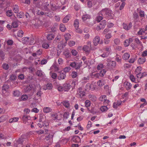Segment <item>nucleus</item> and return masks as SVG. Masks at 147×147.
Wrapping results in <instances>:
<instances>
[{
  "label": "nucleus",
  "instance_id": "58836bf2",
  "mask_svg": "<svg viewBox=\"0 0 147 147\" xmlns=\"http://www.w3.org/2000/svg\"><path fill=\"white\" fill-rule=\"evenodd\" d=\"M28 98V97L26 94H23L21 97V98L22 100L25 101Z\"/></svg>",
  "mask_w": 147,
  "mask_h": 147
},
{
  "label": "nucleus",
  "instance_id": "393cba45",
  "mask_svg": "<svg viewBox=\"0 0 147 147\" xmlns=\"http://www.w3.org/2000/svg\"><path fill=\"white\" fill-rule=\"evenodd\" d=\"M45 119L46 118L45 116L44 115H40L39 117L38 121L39 122H43L44 121H45Z\"/></svg>",
  "mask_w": 147,
  "mask_h": 147
},
{
  "label": "nucleus",
  "instance_id": "5701e85b",
  "mask_svg": "<svg viewBox=\"0 0 147 147\" xmlns=\"http://www.w3.org/2000/svg\"><path fill=\"white\" fill-rule=\"evenodd\" d=\"M60 29L62 32H64L66 29V28L64 24H61L60 25Z\"/></svg>",
  "mask_w": 147,
  "mask_h": 147
},
{
  "label": "nucleus",
  "instance_id": "f3484780",
  "mask_svg": "<svg viewBox=\"0 0 147 147\" xmlns=\"http://www.w3.org/2000/svg\"><path fill=\"white\" fill-rule=\"evenodd\" d=\"M13 10L15 13H18L19 11V7L17 5H14L13 7Z\"/></svg>",
  "mask_w": 147,
  "mask_h": 147
},
{
  "label": "nucleus",
  "instance_id": "37998d69",
  "mask_svg": "<svg viewBox=\"0 0 147 147\" xmlns=\"http://www.w3.org/2000/svg\"><path fill=\"white\" fill-rule=\"evenodd\" d=\"M70 34L68 33L64 35L66 41H67L70 38Z\"/></svg>",
  "mask_w": 147,
  "mask_h": 147
},
{
  "label": "nucleus",
  "instance_id": "79ce46f5",
  "mask_svg": "<svg viewBox=\"0 0 147 147\" xmlns=\"http://www.w3.org/2000/svg\"><path fill=\"white\" fill-rule=\"evenodd\" d=\"M82 63H76V66L75 67V68L76 69H80V67L82 66Z\"/></svg>",
  "mask_w": 147,
  "mask_h": 147
},
{
  "label": "nucleus",
  "instance_id": "680f3d73",
  "mask_svg": "<svg viewBox=\"0 0 147 147\" xmlns=\"http://www.w3.org/2000/svg\"><path fill=\"white\" fill-rule=\"evenodd\" d=\"M43 126H45L46 127H47L49 125V123L47 121H44L43 122Z\"/></svg>",
  "mask_w": 147,
  "mask_h": 147
},
{
  "label": "nucleus",
  "instance_id": "1a4fd4ad",
  "mask_svg": "<svg viewBox=\"0 0 147 147\" xmlns=\"http://www.w3.org/2000/svg\"><path fill=\"white\" fill-rule=\"evenodd\" d=\"M71 87L70 84L67 83H65L63 84V88L65 91H68Z\"/></svg>",
  "mask_w": 147,
  "mask_h": 147
},
{
  "label": "nucleus",
  "instance_id": "6ab92c4d",
  "mask_svg": "<svg viewBox=\"0 0 147 147\" xmlns=\"http://www.w3.org/2000/svg\"><path fill=\"white\" fill-rule=\"evenodd\" d=\"M52 109L51 108L49 107H46L44 108L43 111L45 113H47L52 111Z\"/></svg>",
  "mask_w": 147,
  "mask_h": 147
},
{
  "label": "nucleus",
  "instance_id": "09e8293b",
  "mask_svg": "<svg viewBox=\"0 0 147 147\" xmlns=\"http://www.w3.org/2000/svg\"><path fill=\"white\" fill-rule=\"evenodd\" d=\"M47 89L50 90L52 89V86L51 83L47 84L46 85Z\"/></svg>",
  "mask_w": 147,
  "mask_h": 147
},
{
  "label": "nucleus",
  "instance_id": "0e129e2a",
  "mask_svg": "<svg viewBox=\"0 0 147 147\" xmlns=\"http://www.w3.org/2000/svg\"><path fill=\"white\" fill-rule=\"evenodd\" d=\"M49 5V4L47 3L44 6V8L45 11H48L49 10V8L48 7V6Z\"/></svg>",
  "mask_w": 147,
  "mask_h": 147
},
{
  "label": "nucleus",
  "instance_id": "c85d7f7f",
  "mask_svg": "<svg viewBox=\"0 0 147 147\" xmlns=\"http://www.w3.org/2000/svg\"><path fill=\"white\" fill-rule=\"evenodd\" d=\"M14 96L18 97L20 94V92L18 90H15L13 92V93Z\"/></svg>",
  "mask_w": 147,
  "mask_h": 147
},
{
  "label": "nucleus",
  "instance_id": "a19ab883",
  "mask_svg": "<svg viewBox=\"0 0 147 147\" xmlns=\"http://www.w3.org/2000/svg\"><path fill=\"white\" fill-rule=\"evenodd\" d=\"M13 12L11 10H8L6 12V15L9 16L10 17L12 15Z\"/></svg>",
  "mask_w": 147,
  "mask_h": 147
},
{
  "label": "nucleus",
  "instance_id": "f257e3e1",
  "mask_svg": "<svg viewBox=\"0 0 147 147\" xmlns=\"http://www.w3.org/2000/svg\"><path fill=\"white\" fill-rule=\"evenodd\" d=\"M27 138L25 135H22L21 137L19 138L18 140L16 141V142H14V146L17 147H20L18 145L20 144L22 145L24 144L27 143Z\"/></svg>",
  "mask_w": 147,
  "mask_h": 147
},
{
  "label": "nucleus",
  "instance_id": "dca6fc26",
  "mask_svg": "<svg viewBox=\"0 0 147 147\" xmlns=\"http://www.w3.org/2000/svg\"><path fill=\"white\" fill-rule=\"evenodd\" d=\"M29 38L28 37H25L22 38V42L24 44H27L29 42Z\"/></svg>",
  "mask_w": 147,
  "mask_h": 147
},
{
  "label": "nucleus",
  "instance_id": "f03ea898",
  "mask_svg": "<svg viewBox=\"0 0 147 147\" xmlns=\"http://www.w3.org/2000/svg\"><path fill=\"white\" fill-rule=\"evenodd\" d=\"M112 14V11L108 8L102 9L99 12L100 14L102 16H105L106 17L111 16Z\"/></svg>",
  "mask_w": 147,
  "mask_h": 147
},
{
  "label": "nucleus",
  "instance_id": "7ed1b4c3",
  "mask_svg": "<svg viewBox=\"0 0 147 147\" xmlns=\"http://www.w3.org/2000/svg\"><path fill=\"white\" fill-rule=\"evenodd\" d=\"M116 62L115 61H111L107 63V67L109 69H111L115 67L116 65Z\"/></svg>",
  "mask_w": 147,
  "mask_h": 147
},
{
  "label": "nucleus",
  "instance_id": "49530a36",
  "mask_svg": "<svg viewBox=\"0 0 147 147\" xmlns=\"http://www.w3.org/2000/svg\"><path fill=\"white\" fill-rule=\"evenodd\" d=\"M108 108L107 106H102L100 108V110L102 112H104L106 111L108 109Z\"/></svg>",
  "mask_w": 147,
  "mask_h": 147
},
{
  "label": "nucleus",
  "instance_id": "2f4dec72",
  "mask_svg": "<svg viewBox=\"0 0 147 147\" xmlns=\"http://www.w3.org/2000/svg\"><path fill=\"white\" fill-rule=\"evenodd\" d=\"M79 22L78 20H76L74 23V25L76 29H78L79 27Z\"/></svg>",
  "mask_w": 147,
  "mask_h": 147
},
{
  "label": "nucleus",
  "instance_id": "e2e57ef3",
  "mask_svg": "<svg viewBox=\"0 0 147 147\" xmlns=\"http://www.w3.org/2000/svg\"><path fill=\"white\" fill-rule=\"evenodd\" d=\"M69 113L68 112H65L64 113L63 115V117L64 118L67 119L68 118Z\"/></svg>",
  "mask_w": 147,
  "mask_h": 147
},
{
  "label": "nucleus",
  "instance_id": "3c124183",
  "mask_svg": "<svg viewBox=\"0 0 147 147\" xmlns=\"http://www.w3.org/2000/svg\"><path fill=\"white\" fill-rule=\"evenodd\" d=\"M36 74L38 76H41L42 75V71L40 70H38L37 71Z\"/></svg>",
  "mask_w": 147,
  "mask_h": 147
},
{
  "label": "nucleus",
  "instance_id": "cd10ccee",
  "mask_svg": "<svg viewBox=\"0 0 147 147\" xmlns=\"http://www.w3.org/2000/svg\"><path fill=\"white\" fill-rule=\"evenodd\" d=\"M98 85L99 86H102L104 85V81L103 80H99L97 82Z\"/></svg>",
  "mask_w": 147,
  "mask_h": 147
},
{
  "label": "nucleus",
  "instance_id": "6e6d98bb",
  "mask_svg": "<svg viewBox=\"0 0 147 147\" xmlns=\"http://www.w3.org/2000/svg\"><path fill=\"white\" fill-rule=\"evenodd\" d=\"M124 45L125 47H127L129 45V41L128 40H125V41Z\"/></svg>",
  "mask_w": 147,
  "mask_h": 147
},
{
  "label": "nucleus",
  "instance_id": "a211bd4d",
  "mask_svg": "<svg viewBox=\"0 0 147 147\" xmlns=\"http://www.w3.org/2000/svg\"><path fill=\"white\" fill-rule=\"evenodd\" d=\"M122 102H120L119 101H117V102L116 103L114 102L113 104V107L115 109H117V107L120 106Z\"/></svg>",
  "mask_w": 147,
  "mask_h": 147
},
{
  "label": "nucleus",
  "instance_id": "bb28decb",
  "mask_svg": "<svg viewBox=\"0 0 147 147\" xmlns=\"http://www.w3.org/2000/svg\"><path fill=\"white\" fill-rule=\"evenodd\" d=\"M55 37L54 35L51 34H48L47 37V39L48 40H50L53 39Z\"/></svg>",
  "mask_w": 147,
  "mask_h": 147
},
{
  "label": "nucleus",
  "instance_id": "69168bd1",
  "mask_svg": "<svg viewBox=\"0 0 147 147\" xmlns=\"http://www.w3.org/2000/svg\"><path fill=\"white\" fill-rule=\"evenodd\" d=\"M68 44L70 47H71L75 45V42L74 41H71L69 42Z\"/></svg>",
  "mask_w": 147,
  "mask_h": 147
},
{
  "label": "nucleus",
  "instance_id": "13d9d810",
  "mask_svg": "<svg viewBox=\"0 0 147 147\" xmlns=\"http://www.w3.org/2000/svg\"><path fill=\"white\" fill-rule=\"evenodd\" d=\"M72 75L73 78H75L77 76V73L76 71H73L72 73Z\"/></svg>",
  "mask_w": 147,
  "mask_h": 147
},
{
  "label": "nucleus",
  "instance_id": "603ef678",
  "mask_svg": "<svg viewBox=\"0 0 147 147\" xmlns=\"http://www.w3.org/2000/svg\"><path fill=\"white\" fill-rule=\"evenodd\" d=\"M18 26V24L16 22H13L12 24V26L13 28H16Z\"/></svg>",
  "mask_w": 147,
  "mask_h": 147
},
{
  "label": "nucleus",
  "instance_id": "bf43d9fd",
  "mask_svg": "<svg viewBox=\"0 0 147 147\" xmlns=\"http://www.w3.org/2000/svg\"><path fill=\"white\" fill-rule=\"evenodd\" d=\"M103 67V65L102 64H100L97 66V68L98 70H100Z\"/></svg>",
  "mask_w": 147,
  "mask_h": 147
},
{
  "label": "nucleus",
  "instance_id": "9d476101",
  "mask_svg": "<svg viewBox=\"0 0 147 147\" xmlns=\"http://www.w3.org/2000/svg\"><path fill=\"white\" fill-rule=\"evenodd\" d=\"M145 56H142V57L140 58L138 60V63L139 64H142L146 61V58L144 57Z\"/></svg>",
  "mask_w": 147,
  "mask_h": 147
},
{
  "label": "nucleus",
  "instance_id": "c9c22d12",
  "mask_svg": "<svg viewBox=\"0 0 147 147\" xmlns=\"http://www.w3.org/2000/svg\"><path fill=\"white\" fill-rule=\"evenodd\" d=\"M24 34L23 32L21 30H19L18 32L17 36H18L22 37Z\"/></svg>",
  "mask_w": 147,
  "mask_h": 147
},
{
  "label": "nucleus",
  "instance_id": "e433bc0d",
  "mask_svg": "<svg viewBox=\"0 0 147 147\" xmlns=\"http://www.w3.org/2000/svg\"><path fill=\"white\" fill-rule=\"evenodd\" d=\"M42 54V50L39 49L35 53H33L32 55H40Z\"/></svg>",
  "mask_w": 147,
  "mask_h": 147
},
{
  "label": "nucleus",
  "instance_id": "ddd939ff",
  "mask_svg": "<svg viewBox=\"0 0 147 147\" xmlns=\"http://www.w3.org/2000/svg\"><path fill=\"white\" fill-rule=\"evenodd\" d=\"M53 135L52 134H49L46 137V138H47V139L48 140H49L50 141V142H48V144H49V145H50V144H51V142H50L51 141H52L53 140Z\"/></svg>",
  "mask_w": 147,
  "mask_h": 147
},
{
  "label": "nucleus",
  "instance_id": "ea45409f",
  "mask_svg": "<svg viewBox=\"0 0 147 147\" xmlns=\"http://www.w3.org/2000/svg\"><path fill=\"white\" fill-rule=\"evenodd\" d=\"M85 106L87 107H90L91 105L90 101L88 100H86L85 102Z\"/></svg>",
  "mask_w": 147,
  "mask_h": 147
},
{
  "label": "nucleus",
  "instance_id": "7c9ffc66",
  "mask_svg": "<svg viewBox=\"0 0 147 147\" xmlns=\"http://www.w3.org/2000/svg\"><path fill=\"white\" fill-rule=\"evenodd\" d=\"M8 117L6 115H3L0 117V120L1 122L5 121L7 118Z\"/></svg>",
  "mask_w": 147,
  "mask_h": 147
},
{
  "label": "nucleus",
  "instance_id": "412c9836",
  "mask_svg": "<svg viewBox=\"0 0 147 147\" xmlns=\"http://www.w3.org/2000/svg\"><path fill=\"white\" fill-rule=\"evenodd\" d=\"M19 119L18 117H13L10 119L9 120V122L10 123H12L17 121Z\"/></svg>",
  "mask_w": 147,
  "mask_h": 147
},
{
  "label": "nucleus",
  "instance_id": "4be33fe9",
  "mask_svg": "<svg viewBox=\"0 0 147 147\" xmlns=\"http://www.w3.org/2000/svg\"><path fill=\"white\" fill-rule=\"evenodd\" d=\"M70 18V16L69 15L66 16L63 19V22L64 23H67L69 20Z\"/></svg>",
  "mask_w": 147,
  "mask_h": 147
},
{
  "label": "nucleus",
  "instance_id": "72a5a7b5",
  "mask_svg": "<svg viewBox=\"0 0 147 147\" xmlns=\"http://www.w3.org/2000/svg\"><path fill=\"white\" fill-rule=\"evenodd\" d=\"M83 50L87 52H89L90 49L89 46L87 45H84L83 48Z\"/></svg>",
  "mask_w": 147,
  "mask_h": 147
},
{
  "label": "nucleus",
  "instance_id": "0eeeda50",
  "mask_svg": "<svg viewBox=\"0 0 147 147\" xmlns=\"http://www.w3.org/2000/svg\"><path fill=\"white\" fill-rule=\"evenodd\" d=\"M123 28L127 30H129L132 26V24L131 22H130L128 25L125 23L123 24Z\"/></svg>",
  "mask_w": 147,
  "mask_h": 147
},
{
  "label": "nucleus",
  "instance_id": "b1692460",
  "mask_svg": "<svg viewBox=\"0 0 147 147\" xmlns=\"http://www.w3.org/2000/svg\"><path fill=\"white\" fill-rule=\"evenodd\" d=\"M9 59V60H14L16 61H18V59L17 58L16 56H10Z\"/></svg>",
  "mask_w": 147,
  "mask_h": 147
},
{
  "label": "nucleus",
  "instance_id": "aec40b11",
  "mask_svg": "<svg viewBox=\"0 0 147 147\" xmlns=\"http://www.w3.org/2000/svg\"><path fill=\"white\" fill-rule=\"evenodd\" d=\"M124 84H125L126 86V90H128L131 88L132 84L128 82H125Z\"/></svg>",
  "mask_w": 147,
  "mask_h": 147
},
{
  "label": "nucleus",
  "instance_id": "4c0bfd02",
  "mask_svg": "<svg viewBox=\"0 0 147 147\" xmlns=\"http://www.w3.org/2000/svg\"><path fill=\"white\" fill-rule=\"evenodd\" d=\"M31 87L30 85H29L26 87L25 89L24 90L26 92H28L31 90Z\"/></svg>",
  "mask_w": 147,
  "mask_h": 147
},
{
  "label": "nucleus",
  "instance_id": "423d86ee",
  "mask_svg": "<svg viewBox=\"0 0 147 147\" xmlns=\"http://www.w3.org/2000/svg\"><path fill=\"white\" fill-rule=\"evenodd\" d=\"M59 73H60V74L58 77V80H61L65 79L66 77V74L65 72H62L61 71L59 72Z\"/></svg>",
  "mask_w": 147,
  "mask_h": 147
},
{
  "label": "nucleus",
  "instance_id": "4468645a",
  "mask_svg": "<svg viewBox=\"0 0 147 147\" xmlns=\"http://www.w3.org/2000/svg\"><path fill=\"white\" fill-rule=\"evenodd\" d=\"M90 18V15L88 14L83 15L82 16V19L84 21H85L88 19L89 20Z\"/></svg>",
  "mask_w": 147,
  "mask_h": 147
},
{
  "label": "nucleus",
  "instance_id": "a878e982",
  "mask_svg": "<svg viewBox=\"0 0 147 147\" xmlns=\"http://www.w3.org/2000/svg\"><path fill=\"white\" fill-rule=\"evenodd\" d=\"M24 15V13L20 12L19 13H17L16 16L18 18H23Z\"/></svg>",
  "mask_w": 147,
  "mask_h": 147
},
{
  "label": "nucleus",
  "instance_id": "a18cd8bd",
  "mask_svg": "<svg viewBox=\"0 0 147 147\" xmlns=\"http://www.w3.org/2000/svg\"><path fill=\"white\" fill-rule=\"evenodd\" d=\"M49 44L46 43H43L42 45V47L45 49H48L49 47Z\"/></svg>",
  "mask_w": 147,
  "mask_h": 147
},
{
  "label": "nucleus",
  "instance_id": "c756f323",
  "mask_svg": "<svg viewBox=\"0 0 147 147\" xmlns=\"http://www.w3.org/2000/svg\"><path fill=\"white\" fill-rule=\"evenodd\" d=\"M106 25V21L105 20L102 21L100 24V26L102 27V29H104Z\"/></svg>",
  "mask_w": 147,
  "mask_h": 147
},
{
  "label": "nucleus",
  "instance_id": "8fccbe9b",
  "mask_svg": "<svg viewBox=\"0 0 147 147\" xmlns=\"http://www.w3.org/2000/svg\"><path fill=\"white\" fill-rule=\"evenodd\" d=\"M80 94L78 95L79 97L82 98L83 96H85V92L82 91V92L79 93Z\"/></svg>",
  "mask_w": 147,
  "mask_h": 147
},
{
  "label": "nucleus",
  "instance_id": "f8f14e48",
  "mask_svg": "<svg viewBox=\"0 0 147 147\" xmlns=\"http://www.w3.org/2000/svg\"><path fill=\"white\" fill-rule=\"evenodd\" d=\"M147 75V73L146 72H144L142 73L140 72V74H136V76L138 78H139L141 79L143 77L146 76Z\"/></svg>",
  "mask_w": 147,
  "mask_h": 147
},
{
  "label": "nucleus",
  "instance_id": "864d4df0",
  "mask_svg": "<svg viewBox=\"0 0 147 147\" xmlns=\"http://www.w3.org/2000/svg\"><path fill=\"white\" fill-rule=\"evenodd\" d=\"M87 44L88 45H90V49L91 50H94L96 49V48L95 47H92V46L91 45V42L90 41L88 42L87 43Z\"/></svg>",
  "mask_w": 147,
  "mask_h": 147
},
{
  "label": "nucleus",
  "instance_id": "9b49d317",
  "mask_svg": "<svg viewBox=\"0 0 147 147\" xmlns=\"http://www.w3.org/2000/svg\"><path fill=\"white\" fill-rule=\"evenodd\" d=\"M72 140L75 143H78L80 141V137L78 136H74L72 139Z\"/></svg>",
  "mask_w": 147,
  "mask_h": 147
},
{
  "label": "nucleus",
  "instance_id": "338daca9",
  "mask_svg": "<svg viewBox=\"0 0 147 147\" xmlns=\"http://www.w3.org/2000/svg\"><path fill=\"white\" fill-rule=\"evenodd\" d=\"M76 63L75 62H73L71 63H70L69 65L72 67L75 68V67L76 66Z\"/></svg>",
  "mask_w": 147,
  "mask_h": 147
},
{
  "label": "nucleus",
  "instance_id": "6e6552de",
  "mask_svg": "<svg viewBox=\"0 0 147 147\" xmlns=\"http://www.w3.org/2000/svg\"><path fill=\"white\" fill-rule=\"evenodd\" d=\"M9 88V86L7 84H4L2 86V91L3 93H5L8 90Z\"/></svg>",
  "mask_w": 147,
  "mask_h": 147
},
{
  "label": "nucleus",
  "instance_id": "774afa93",
  "mask_svg": "<svg viewBox=\"0 0 147 147\" xmlns=\"http://www.w3.org/2000/svg\"><path fill=\"white\" fill-rule=\"evenodd\" d=\"M72 55H76L77 54L78 52L74 49H73L71 51Z\"/></svg>",
  "mask_w": 147,
  "mask_h": 147
},
{
  "label": "nucleus",
  "instance_id": "f704fd0d",
  "mask_svg": "<svg viewBox=\"0 0 147 147\" xmlns=\"http://www.w3.org/2000/svg\"><path fill=\"white\" fill-rule=\"evenodd\" d=\"M71 69V68L69 66L63 69V71L66 74L67 72H69Z\"/></svg>",
  "mask_w": 147,
  "mask_h": 147
},
{
  "label": "nucleus",
  "instance_id": "20e7f679",
  "mask_svg": "<svg viewBox=\"0 0 147 147\" xmlns=\"http://www.w3.org/2000/svg\"><path fill=\"white\" fill-rule=\"evenodd\" d=\"M138 34L139 35L147 34V25L145 26V28H140L139 31L138 32Z\"/></svg>",
  "mask_w": 147,
  "mask_h": 147
},
{
  "label": "nucleus",
  "instance_id": "de8ad7c7",
  "mask_svg": "<svg viewBox=\"0 0 147 147\" xmlns=\"http://www.w3.org/2000/svg\"><path fill=\"white\" fill-rule=\"evenodd\" d=\"M51 116L52 117V119L54 120L57 119L58 115L57 114H52L51 115Z\"/></svg>",
  "mask_w": 147,
  "mask_h": 147
},
{
  "label": "nucleus",
  "instance_id": "39448f33",
  "mask_svg": "<svg viewBox=\"0 0 147 147\" xmlns=\"http://www.w3.org/2000/svg\"><path fill=\"white\" fill-rule=\"evenodd\" d=\"M100 38L99 36H97L95 37L93 41L94 45L97 46L100 42Z\"/></svg>",
  "mask_w": 147,
  "mask_h": 147
},
{
  "label": "nucleus",
  "instance_id": "c03bdc74",
  "mask_svg": "<svg viewBox=\"0 0 147 147\" xmlns=\"http://www.w3.org/2000/svg\"><path fill=\"white\" fill-rule=\"evenodd\" d=\"M142 70V67L140 66H138L136 69L135 72L137 74H140V71Z\"/></svg>",
  "mask_w": 147,
  "mask_h": 147
},
{
  "label": "nucleus",
  "instance_id": "2eb2a0df",
  "mask_svg": "<svg viewBox=\"0 0 147 147\" xmlns=\"http://www.w3.org/2000/svg\"><path fill=\"white\" fill-rule=\"evenodd\" d=\"M63 105L66 108H68L70 106V104L69 101L65 100L61 102Z\"/></svg>",
  "mask_w": 147,
  "mask_h": 147
},
{
  "label": "nucleus",
  "instance_id": "052dcab7",
  "mask_svg": "<svg viewBox=\"0 0 147 147\" xmlns=\"http://www.w3.org/2000/svg\"><path fill=\"white\" fill-rule=\"evenodd\" d=\"M70 54V52L68 50L66 49L65 50L64 52V55H69Z\"/></svg>",
  "mask_w": 147,
  "mask_h": 147
},
{
  "label": "nucleus",
  "instance_id": "473e14b6",
  "mask_svg": "<svg viewBox=\"0 0 147 147\" xmlns=\"http://www.w3.org/2000/svg\"><path fill=\"white\" fill-rule=\"evenodd\" d=\"M2 67L4 69L6 70H7L9 69V66L8 64L6 63H5L3 64Z\"/></svg>",
  "mask_w": 147,
  "mask_h": 147
},
{
  "label": "nucleus",
  "instance_id": "5fc2aeb1",
  "mask_svg": "<svg viewBox=\"0 0 147 147\" xmlns=\"http://www.w3.org/2000/svg\"><path fill=\"white\" fill-rule=\"evenodd\" d=\"M42 94V92L40 90H39L38 91L36 95L38 96V97H40L41 94Z\"/></svg>",
  "mask_w": 147,
  "mask_h": 147
},
{
  "label": "nucleus",
  "instance_id": "4d7b16f0",
  "mask_svg": "<svg viewBox=\"0 0 147 147\" xmlns=\"http://www.w3.org/2000/svg\"><path fill=\"white\" fill-rule=\"evenodd\" d=\"M114 43L116 45H118L120 43V40L118 38L115 39L114 40Z\"/></svg>",
  "mask_w": 147,
  "mask_h": 147
}]
</instances>
